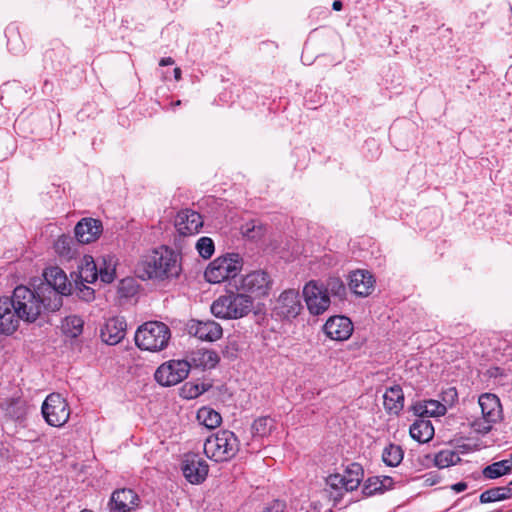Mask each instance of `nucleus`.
Masks as SVG:
<instances>
[{
    "instance_id": "nucleus-1",
    "label": "nucleus",
    "mask_w": 512,
    "mask_h": 512,
    "mask_svg": "<svg viewBox=\"0 0 512 512\" xmlns=\"http://www.w3.org/2000/svg\"><path fill=\"white\" fill-rule=\"evenodd\" d=\"M138 276L143 279L168 280L181 273L178 255L167 247H160L142 257L137 266Z\"/></svg>"
},
{
    "instance_id": "nucleus-2",
    "label": "nucleus",
    "mask_w": 512,
    "mask_h": 512,
    "mask_svg": "<svg viewBox=\"0 0 512 512\" xmlns=\"http://www.w3.org/2000/svg\"><path fill=\"white\" fill-rule=\"evenodd\" d=\"M253 304L251 295L233 286L212 302L210 311L216 318L236 320L247 316L252 311Z\"/></svg>"
},
{
    "instance_id": "nucleus-3",
    "label": "nucleus",
    "mask_w": 512,
    "mask_h": 512,
    "mask_svg": "<svg viewBox=\"0 0 512 512\" xmlns=\"http://www.w3.org/2000/svg\"><path fill=\"white\" fill-rule=\"evenodd\" d=\"M10 298L22 321L26 323L35 322L43 311H48L46 297L43 296L39 288L32 290L27 286L18 285L14 288Z\"/></svg>"
},
{
    "instance_id": "nucleus-4",
    "label": "nucleus",
    "mask_w": 512,
    "mask_h": 512,
    "mask_svg": "<svg viewBox=\"0 0 512 512\" xmlns=\"http://www.w3.org/2000/svg\"><path fill=\"white\" fill-rule=\"evenodd\" d=\"M44 279L45 282L41 283L38 288L46 297L48 311H57L63 304L62 297L70 293V283L64 271L59 267L46 269Z\"/></svg>"
},
{
    "instance_id": "nucleus-5",
    "label": "nucleus",
    "mask_w": 512,
    "mask_h": 512,
    "mask_svg": "<svg viewBox=\"0 0 512 512\" xmlns=\"http://www.w3.org/2000/svg\"><path fill=\"white\" fill-rule=\"evenodd\" d=\"M170 338L171 332L166 324L159 321H149L137 329L135 344L141 350L157 352L167 347Z\"/></svg>"
},
{
    "instance_id": "nucleus-6",
    "label": "nucleus",
    "mask_w": 512,
    "mask_h": 512,
    "mask_svg": "<svg viewBox=\"0 0 512 512\" xmlns=\"http://www.w3.org/2000/svg\"><path fill=\"white\" fill-rule=\"evenodd\" d=\"M203 449L209 459L224 462L237 454L239 441L232 431L220 430L206 439Z\"/></svg>"
},
{
    "instance_id": "nucleus-7",
    "label": "nucleus",
    "mask_w": 512,
    "mask_h": 512,
    "mask_svg": "<svg viewBox=\"0 0 512 512\" xmlns=\"http://www.w3.org/2000/svg\"><path fill=\"white\" fill-rule=\"evenodd\" d=\"M242 267L243 259L238 253H227L215 258L208 264L204 277L209 283L219 284L235 278Z\"/></svg>"
},
{
    "instance_id": "nucleus-8",
    "label": "nucleus",
    "mask_w": 512,
    "mask_h": 512,
    "mask_svg": "<svg viewBox=\"0 0 512 512\" xmlns=\"http://www.w3.org/2000/svg\"><path fill=\"white\" fill-rule=\"evenodd\" d=\"M364 471L360 464L351 463L343 473L331 474L327 477V485L330 488V495L334 501H339L344 493L357 489L363 480Z\"/></svg>"
},
{
    "instance_id": "nucleus-9",
    "label": "nucleus",
    "mask_w": 512,
    "mask_h": 512,
    "mask_svg": "<svg viewBox=\"0 0 512 512\" xmlns=\"http://www.w3.org/2000/svg\"><path fill=\"white\" fill-rule=\"evenodd\" d=\"M482 417L470 423L471 428L480 434H487L492 426L502 419L503 411L500 399L492 393H483L478 398Z\"/></svg>"
},
{
    "instance_id": "nucleus-10",
    "label": "nucleus",
    "mask_w": 512,
    "mask_h": 512,
    "mask_svg": "<svg viewBox=\"0 0 512 512\" xmlns=\"http://www.w3.org/2000/svg\"><path fill=\"white\" fill-rule=\"evenodd\" d=\"M41 412L48 425L62 427L68 422L71 410L65 398L59 393H51L44 400Z\"/></svg>"
},
{
    "instance_id": "nucleus-11",
    "label": "nucleus",
    "mask_w": 512,
    "mask_h": 512,
    "mask_svg": "<svg viewBox=\"0 0 512 512\" xmlns=\"http://www.w3.org/2000/svg\"><path fill=\"white\" fill-rule=\"evenodd\" d=\"M271 278L265 271H252L238 280H234V287L245 294L262 297L266 296L271 289Z\"/></svg>"
},
{
    "instance_id": "nucleus-12",
    "label": "nucleus",
    "mask_w": 512,
    "mask_h": 512,
    "mask_svg": "<svg viewBox=\"0 0 512 512\" xmlns=\"http://www.w3.org/2000/svg\"><path fill=\"white\" fill-rule=\"evenodd\" d=\"M303 297L308 311L312 315L325 313L330 305V296L326 293L323 283L311 280L303 288Z\"/></svg>"
},
{
    "instance_id": "nucleus-13",
    "label": "nucleus",
    "mask_w": 512,
    "mask_h": 512,
    "mask_svg": "<svg viewBox=\"0 0 512 512\" xmlns=\"http://www.w3.org/2000/svg\"><path fill=\"white\" fill-rule=\"evenodd\" d=\"M190 372V364L185 360H170L160 365L155 374V380L164 387L182 382Z\"/></svg>"
},
{
    "instance_id": "nucleus-14",
    "label": "nucleus",
    "mask_w": 512,
    "mask_h": 512,
    "mask_svg": "<svg viewBox=\"0 0 512 512\" xmlns=\"http://www.w3.org/2000/svg\"><path fill=\"white\" fill-rule=\"evenodd\" d=\"M186 327L189 335L202 341L214 342L220 339L223 334L221 325L214 320L201 321L191 319Z\"/></svg>"
},
{
    "instance_id": "nucleus-15",
    "label": "nucleus",
    "mask_w": 512,
    "mask_h": 512,
    "mask_svg": "<svg viewBox=\"0 0 512 512\" xmlns=\"http://www.w3.org/2000/svg\"><path fill=\"white\" fill-rule=\"evenodd\" d=\"M22 321L10 297H0V333L12 335Z\"/></svg>"
},
{
    "instance_id": "nucleus-16",
    "label": "nucleus",
    "mask_w": 512,
    "mask_h": 512,
    "mask_svg": "<svg viewBox=\"0 0 512 512\" xmlns=\"http://www.w3.org/2000/svg\"><path fill=\"white\" fill-rule=\"evenodd\" d=\"M182 471L190 483L199 484L208 474V465L197 454H187L183 460Z\"/></svg>"
},
{
    "instance_id": "nucleus-17",
    "label": "nucleus",
    "mask_w": 512,
    "mask_h": 512,
    "mask_svg": "<svg viewBox=\"0 0 512 512\" xmlns=\"http://www.w3.org/2000/svg\"><path fill=\"white\" fill-rule=\"evenodd\" d=\"M174 225L179 234L193 235L202 228L203 219L198 212L184 209L177 213Z\"/></svg>"
},
{
    "instance_id": "nucleus-18",
    "label": "nucleus",
    "mask_w": 512,
    "mask_h": 512,
    "mask_svg": "<svg viewBox=\"0 0 512 512\" xmlns=\"http://www.w3.org/2000/svg\"><path fill=\"white\" fill-rule=\"evenodd\" d=\"M323 329L330 339L344 341L351 336L353 324L346 316H332L326 321Z\"/></svg>"
},
{
    "instance_id": "nucleus-19",
    "label": "nucleus",
    "mask_w": 512,
    "mask_h": 512,
    "mask_svg": "<svg viewBox=\"0 0 512 512\" xmlns=\"http://www.w3.org/2000/svg\"><path fill=\"white\" fill-rule=\"evenodd\" d=\"M127 324L123 317L109 318L100 329L102 341L108 345H116L126 335Z\"/></svg>"
},
{
    "instance_id": "nucleus-20",
    "label": "nucleus",
    "mask_w": 512,
    "mask_h": 512,
    "mask_svg": "<svg viewBox=\"0 0 512 512\" xmlns=\"http://www.w3.org/2000/svg\"><path fill=\"white\" fill-rule=\"evenodd\" d=\"M139 504L138 495L131 489H118L109 501L110 512H132Z\"/></svg>"
},
{
    "instance_id": "nucleus-21",
    "label": "nucleus",
    "mask_w": 512,
    "mask_h": 512,
    "mask_svg": "<svg viewBox=\"0 0 512 512\" xmlns=\"http://www.w3.org/2000/svg\"><path fill=\"white\" fill-rule=\"evenodd\" d=\"M375 279L367 270H355L349 276V288L357 296L367 297L374 290Z\"/></svg>"
},
{
    "instance_id": "nucleus-22",
    "label": "nucleus",
    "mask_w": 512,
    "mask_h": 512,
    "mask_svg": "<svg viewBox=\"0 0 512 512\" xmlns=\"http://www.w3.org/2000/svg\"><path fill=\"white\" fill-rule=\"evenodd\" d=\"M101 233L102 223L97 219L84 218L75 226V236L77 241L82 244L95 241Z\"/></svg>"
},
{
    "instance_id": "nucleus-23",
    "label": "nucleus",
    "mask_w": 512,
    "mask_h": 512,
    "mask_svg": "<svg viewBox=\"0 0 512 512\" xmlns=\"http://www.w3.org/2000/svg\"><path fill=\"white\" fill-rule=\"evenodd\" d=\"M277 310L286 318L296 317L302 310L299 293L293 289L281 293L277 300Z\"/></svg>"
},
{
    "instance_id": "nucleus-24",
    "label": "nucleus",
    "mask_w": 512,
    "mask_h": 512,
    "mask_svg": "<svg viewBox=\"0 0 512 512\" xmlns=\"http://www.w3.org/2000/svg\"><path fill=\"white\" fill-rule=\"evenodd\" d=\"M98 278V265L92 256L86 255L82 258L76 275L75 284L93 283Z\"/></svg>"
},
{
    "instance_id": "nucleus-25",
    "label": "nucleus",
    "mask_w": 512,
    "mask_h": 512,
    "mask_svg": "<svg viewBox=\"0 0 512 512\" xmlns=\"http://www.w3.org/2000/svg\"><path fill=\"white\" fill-rule=\"evenodd\" d=\"M452 404L453 403H441L432 399L424 400L414 405V412L422 418L442 416L447 411V405L451 406Z\"/></svg>"
},
{
    "instance_id": "nucleus-26",
    "label": "nucleus",
    "mask_w": 512,
    "mask_h": 512,
    "mask_svg": "<svg viewBox=\"0 0 512 512\" xmlns=\"http://www.w3.org/2000/svg\"><path fill=\"white\" fill-rule=\"evenodd\" d=\"M384 407L389 413L397 414L404 406V395L400 386L395 385L386 390L383 395Z\"/></svg>"
},
{
    "instance_id": "nucleus-27",
    "label": "nucleus",
    "mask_w": 512,
    "mask_h": 512,
    "mask_svg": "<svg viewBox=\"0 0 512 512\" xmlns=\"http://www.w3.org/2000/svg\"><path fill=\"white\" fill-rule=\"evenodd\" d=\"M410 435L419 443H426L433 438L434 427L430 420L419 419L410 426Z\"/></svg>"
},
{
    "instance_id": "nucleus-28",
    "label": "nucleus",
    "mask_w": 512,
    "mask_h": 512,
    "mask_svg": "<svg viewBox=\"0 0 512 512\" xmlns=\"http://www.w3.org/2000/svg\"><path fill=\"white\" fill-rule=\"evenodd\" d=\"M75 243L70 236L61 235L54 243L56 253L64 259H72L76 255Z\"/></svg>"
},
{
    "instance_id": "nucleus-29",
    "label": "nucleus",
    "mask_w": 512,
    "mask_h": 512,
    "mask_svg": "<svg viewBox=\"0 0 512 512\" xmlns=\"http://www.w3.org/2000/svg\"><path fill=\"white\" fill-rule=\"evenodd\" d=\"M197 419L209 429H214L221 424V415L212 408L202 407L198 410Z\"/></svg>"
},
{
    "instance_id": "nucleus-30",
    "label": "nucleus",
    "mask_w": 512,
    "mask_h": 512,
    "mask_svg": "<svg viewBox=\"0 0 512 512\" xmlns=\"http://www.w3.org/2000/svg\"><path fill=\"white\" fill-rule=\"evenodd\" d=\"M323 286L326 290V293L329 295L338 298L339 300H344L347 295V290L344 282L336 276L329 277Z\"/></svg>"
},
{
    "instance_id": "nucleus-31",
    "label": "nucleus",
    "mask_w": 512,
    "mask_h": 512,
    "mask_svg": "<svg viewBox=\"0 0 512 512\" xmlns=\"http://www.w3.org/2000/svg\"><path fill=\"white\" fill-rule=\"evenodd\" d=\"M383 462L390 467L398 466L403 460V450L399 445L389 444L382 453Z\"/></svg>"
},
{
    "instance_id": "nucleus-32",
    "label": "nucleus",
    "mask_w": 512,
    "mask_h": 512,
    "mask_svg": "<svg viewBox=\"0 0 512 512\" xmlns=\"http://www.w3.org/2000/svg\"><path fill=\"white\" fill-rule=\"evenodd\" d=\"M512 495V489L509 487H495L484 491L480 495L481 503H490L501 501L509 498Z\"/></svg>"
},
{
    "instance_id": "nucleus-33",
    "label": "nucleus",
    "mask_w": 512,
    "mask_h": 512,
    "mask_svg": "<svg viewBox=\"0 0 512 512\" xmlns=\"http://www.w3.org/2000/svg\"><path fill=\"white\" fill-rule=\"evenodd\" d=\"M512 468V461L501 460L494 462L483 470V475L489 479H495L507 474Z\"/></svg>"
},
{
    "instance_id": "nucleus-34",
    "label": "nucleus",
    "mask_w": 512,
    "mask_h": 512,
    "mask_svg": "<svg viewBox=\"0 0 512 512\" xmlns=\"http://www.w3.org/2000/svg\"><path fill=\"white\" fill-rule=\"evenodd\" d=\"M84 321L76 315L66 317L62 322L63 332L70 337H77L82 333Z\"/></svg>"
},
{
    "instance_id": "nucleus-35",
    "label": "nucleus",
    "mask_w": 512,
    "mask_h": 512,
    "mask_svg": "<svg viewBox=\"0 0 512 512\" xmlns=\"http://www.w3.org/2000/svg\"><path fill=\"white\" fill-rule=\"evenodd\" d=\"M460 456L453 450H442L435 455L434 463L440 469L455 465L460 461Z\"/></svg>"
},
{
    "instance_id": "nucleus-36",
    "label": "nucleus",
    "mask_w": 512,
    "mask_h": 512,
    "mask_svg": "<svg viewBox=\"0 0 512 512\" xmlns=\"http://www.w3.org/2000/svg\"><path fill=\"white\" fill-rule=\"evenodd\" d=\"M98 276L104 283H111L115 278V262L112 257L102 258L98 267Z\"/></svg>"
},
{
    "instance_id": "nucleus-37",
    "label": "nucleus",
    "mask_w": 512,
    "mask_h": 512,
    "mask_svg": "<svg viewBox=\"0 0 512 512\" xmlns=\"http://www.w3.org/2000/svg\"><path fill=\"white\" fill-rule=\"evenodd\" d=\"M274 428V420L270 417H260L252 424V434L259 437H264L270 434Z\"/></svg>"
},
{
    "instance_id": "nucleus-38",
    "label": "nucleus",
    "mask_w": 512,
    "mask_h": 512,
    "mask_svg": "<svg viewBox=\"0 0 512 512\" xmlns=\"http://www.w3.org/2000/svg\"><path fill=\"white\" fill-rule=\"evenodd\" d=\"M195 248L204 259H209L215 252L214 241L207 236L200 237L195 244Z\"/></svg>"
},
{
    "instance_id": "nucleus-39",
    "label": "nucleus",
    "mask_w": 512,
    "mask_h": 512,
    "mask_svg": "<svg viewBox=\"0 0 512 512\" xmlns=\"http://www.w3.org/2000/svg\"><path fill=\"white\" fill-rule=\"evenodd\" d=\"M241 231L246 238L256 240L264 235L265 229L260 223L251 221L243 225Z\"/></svg>"
},
{
    "instance_id": "nucleus-40",
    "label": "nucleus",
    "mask_w": 512,
    "mask_h": 512,
    "mask_svg": "<svg viewBox=\"0 0 512 512\" xmlns=\"http://www.w3.org/2000/svg\"><path fill=\"white\" fill-rule=\"evenodd\" d=\"M207 390L205 384H194L187 382L181 389L182 395L186 399H194L203 394Z\"/></svg>"
},
{
    "instance_id": "nucleus-41",
    "label": "nucleus",
    "mask_w": 512,
    "mask_h": 512,
    "mask_svg": "<svg viewBox=\"0 0 512 512\" xmlns=\"http://www.w3.org/2000/svg\"><path fill=\"white\" fill-rule=\"evenodd\" d=\"M362 493L365 496H372L375 493H383L382 484L380 482V477H370L368 478L363 486Z\"/></svg>"
},
{
    "instance_id": "nucleus-42",
    "label": "nucleus",
    "mask_w": 512,
    "mask_h": 512,
    "mask_svg": "<svg viewBox=\"0 0 512 512\" xmlns=\"http://www.w3.org/2000/svg\"><path fill=\"white\" fill-rule=\"evenodd\" d=\"M202 363L207 368H213L219 362L218 354L213 350H205L202 353Z\"/></svg>"
},
{
    "instance_id": "nucleus-43",
    "label": "nucleus",
    "mask_w": 512,
    "mask_h": 512,
    "mask_svg": "<svg viewBox=\"0 0 512 512\" xmlns=\"http://www.w3.org/2000/svg\"><path fill=\"white\" fill-rule=\"evenodd\" d=\"M76 286L78 289V296L81 299H83L85 301H90L94 298V290L92 288L86 286L85 283L79 284Z\"/></svg>"
},
{
    "instance_id": "nucleus-44",
    "label": "nucleus",
    "mask_w": 512,
    "mask_h": 512,
    "mask_svg": "<svg viewBox=\"0 0 512 512\" xmlns=\"http://www.w3.org/2000/svg\"><path fill=\"white\" fill-rule=\"evenodd\" d=\"M380 482L382 484L383 492L393 488L394 482L393 479L389 476L380 477Z\"/></svg>"
},
{
    "instance_id": "nucleus-45",
    "label": "nucleus",
    "mask_w": 512,
    "mask_h": 512,
    "mask_svg": "<svg viewBox=\"0 0 512 512\" xmlns=\"http://www.w3.org/2000/svg\"><path fill=\"white\" fill-rule=\"evenodd\" d=\"M466 489H467V484L465 482H458V483L452 485V490H454L457 493L463 492Z\"/></svg>"
},
{
    "instance_id": "nucleus-46",
    "label": "nucleus",
    "mask_w": 512,
    "mask_h": 512,
    "mask_svg": "<svg viewBox=\"0 0 512 512\" xmlns=\"http://www.w3.org/2000/svg\"><path fill=\"white\" fill-rule=\"evenodd\" d=\"M173 64H174V59L171 57L162 58L159 62L160 66H168V65H173Z\"/></svg>"
},
{
    "instance_id": "nucleus-47",
    "label": "nucleus",
    "mask_w": 512,
    "mask_h": 512,
    "mask_svg": "<svg viewBox=\"0 0 512 512\" xmlns=\"http://www.w3.org/2000/svg\"><path fill=\"white\" fill-rule=\"evenodd\" d=\"M342 6H343V5H342V2H341V1H339V0H335V1L333 2V4H332V8H333V10H335V11H340V10L342 9Z\"/></svg>"
},
{
    "instance_id": "nucleus-48",
    "label": "nucleus",
    "mask_w": 512,
    "mask_h": 512,
    "mask_svg": "<svg viewBox=\"0 0 512 512\" xmlns=\"http://www.w3.org/2000/svg\"><path fill=\"white\" fill-rule=\"evenodd\" d=\"M445 394L447 396H449L452 400L457 396V392H456L455 388H450L448 391H446Z\"/></svg>"
},
{
    "instance_id": "nucleus-49",
    "label": "nucleus",
    "mask_w": 512,
    "mask_h": 512,
    "mask_svg": "<svg viewBox=\"0 0 512 512\" xmlns=\"http://www.w3.org/2000/svg\"><path fill=\"white\" fill-rule=\"evenodd\" d=\"M174 78L175 80L179 81L181 79V69L176 67L174 69Z\"/></svg>"
},
{
    "instance_id": "nucleus-50",
    "label": "nucleus",
    "mask_w": 512,
    "mask_h": 512,
    "mask_svg": "<svg viewBox=\"0 0 512 512\" xmlns=\"http://www.w3.org/2000/svg\"><path fill=\"white\" fill-rule=\"evenodd\" d=\"M180 104H181V101H180V100H178V101H176L173 105H174V106H179Z\"/></svg>"
},
{
    "instance_id": "nucleus-51",
    "label": "nucleus",
    "mask_w": 512,
    "mask_h": 512,
    "mask_svg": "<svg viewBox=\"0 0 512 512\" xmlns=\"http://www.w3.org/2000/svg\"><path fill=\"white\" fill-rule=\"evenodd\" d=\"M506 461H512V454L510 455V458L505 459Z\"/></svg>"
},
{
    "instance_id": "nucleus-52",
    "label": "nucleus",
    "mask_w": 512,
    "mask_h": 512,
    "mask_svg": "<svg viewBox=\"0 0 512 512\" xmlns=\"http://www.w3.org/2000/svg\"><path fill=\"white\" fill-rule=\"evenodd\" d=\"M81 512H92V511L87 510V509H84V510H82Z\"/></svg>"
},
{
    "instance_id": "nucleus-53",
    "label": "nucleus",
    "mask_w": 512,
    "mask_h": 512,
    "mask_svg": "<svg viewBox=\"0 0 512 512\" xmlns=\"http://www.w3.org/2000/svg\"><path fill=\"white\" fill-rule=\"evenodd\" d=\"M510 485H512V481L510 482Z\"/></svg>"
}]
</instances>
